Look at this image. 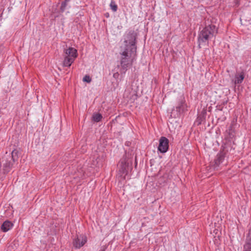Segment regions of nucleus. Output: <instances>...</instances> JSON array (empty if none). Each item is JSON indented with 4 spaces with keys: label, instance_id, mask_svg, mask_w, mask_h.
<instances>
[{
    "label": "nucleus",
    "instance_id": "f257e3e1",
    "mask_svg": "<svg viewBox=\"0 0 251 251\" xmlns=\"http://www.w3.org/2000/svg\"><path fill=\"white\" fill-rule=\"evenodd\" d=\"M218 28L213 24L205 25L204 27L200 28L198 36L199 48H201V45H207L209 41L211 40L213 37L215 38L218 33Z\"/></svg>",
    "mask_w": 251,
    "mask_h": 251
},
{
    "label": "nucleus",
    "instance_id": "f03ea898",
    "mask_svg": "<svg viewBox=\"0 0 251 251\" xmlns=\"http://www.w3.org/2000/svg\"><path fill=\"white\" fill-rule=\"evenodd\" d=\"M136 54V51L131 52L130 50L120 48V73L122 74H125L128 68L132 65Z\"/></svg>",
    "mask_w": 251,
    "mask_h": 251
},
{
    "label": "nucleus",
    "instance_id": "7ed1b4c3",
    "mask_svg": "<svg viewBox=\"0 0 251 251\" xmlns=\"http://www.w3.org/2000/svg\"><path fill=\"white\" fill-rule=\"evenodd\" d=\"M18 151L13 150L11 153V156L4 157L1 161V166L4 174H7L14 167V165L18 161Z\"/></svg>",
    "mask_w": 251,
    "mask_h": 251
},
{
    "label": "nucleus",
    "instance_id": "20e7f679",
    "mask_svg": "<svg viewBox=\"0 0 251 251\" xmlns=\"http://www.w3.org/2000/svg\"><path fill=\"white\" fill-rule=\"evenodd\" d=\"M137 34L134 30H130L124 35V44L120 48L130 50L131 52L136 51V46Z\"/></svg>",
    "mask_w": 251,
    "mask_h": 251
},
{
    "label": "nucleus",
    "instance_id": "39448f33",
    "mask_svg": "<svg viewBox=\"0 0 251 251\" xmlns=\"http://www.w3.org/2000/svg\"><path fill=\"white\" fill-rule=\"evenodd\" d=\"M64 60L63 64L64 67H69L78 56L77 50L74 48L69 47L64 50Z\"/></svg>",
    "mask_w": 251,
    "mask_h": 251
},
{
    "label": "nucleus",
    "instance_id": "423d86ee",
    "mask_svg": "<svg viewBox=\"0 0 251 251\" xmlns=\"http://www.w3.org/2000/svg\"><path fill=\"white\" fill-rule=\"evenodd\" d=\"M169 140L165 137L162 136L159 140V145L157 148L158 151L161 153H166L169 149Z\"/></svg>",
    "mask_w": 251,
    "mask_h": 251
},
{
    "label": "nucleus",
    "instance_id": "0eeeda50",
    "mask_svg": "<svg viewBox=\"0 0 251 251\" xmlns=\"http://www.w3.org/2000/svg\"><path fill=\"white\" fill-rule=\"evenodd\" d=\"M87 239L85 235H77L73 241V246L75 249H79L87 242Z\"/></svg>",
    "mask_w": 251,
    "mask_h": 251
},
{
    "label": "nucleus",
    "instance_id": "6e6552de",
    "mask_svg": "<svg viewBox=\"0 0 251 251\" xmlns=\"http://www.w3.org/2000/svg\"><path fill=\"white\" fill-rule=\"evenodd\" d=\"M226 154V153L224 151H220V152L217 154L213 165L214 169H217L221 163L224 161Z\"/></svg>",
    "mask_w": 251,
    "mask_h": 251
},
{
    "label": "nucleus",
    "instance_id": "1a4fd4ad",
    "mask_svg": "<svg viewBox=\"0 0 251 251\" xmlns=\"http://www.w3.org/2000/svg\"><path fill=\"white\" fill-rule=\"evenodd\" d=\"M13 226L14 225L11 222L8 220H6L2 223L0 228L3 232H6L12 229L13 227Z\"/></svg>",
    "mask_w": 251,
    "mask_h": 251
},
{
    "label": "nucleus",
    "instance_id": "9d476101",
    "mask_svg": "<svg viewBox=\"0 0 251 251\" xmlns=\"http://www.w3.org/2000/svg\"><path fill=\"white\" fill-rule=\"evenodd\" d=\"M186 104L184 100H181L178 105L176 106V110L179 113H183L186 110Z\"/></svg>",
    "mask_w": 251,
    "mask_h": 251
},
{
    "label": "nucleus",
    "instance_id": "9b49d317",
    "mask_svg": "<svg viewBox=\"0 0 251 251\" xmlns=\"http://www.w3.org/2000/svg\"><path fill=\"white\" fill-rule=\"evenodd\" d=\"M245 78L244 72H242L240 74H237L235 76L234 83L235 84H241Z\"/></svg>",
    "mask_w": 251,
    "mask_h": 251
},
{
    "label": "nucleus",
    "instance_id": "f8f14e48",
    "mask_svg": "<svg viewBox=\"0 0 251 251\" xmlns=\"http://www.w3.org/2000/svg\"><path fill=\"white\" fill-rule=\"evenodd\" d=\"M130 89H127L126 90L124 93V96L130 100H134L136 99L137 98V95L135 91H132L131 94L128 95V93L130 91Z\"/></svg>",
    "mask_w": 251,
    "mask_h": 251
},
{
    "label": "nucleus",
    "instance_id": "ddd939ff",
    "mask_svg": "<svg viewBox=\"0 0 251 251\" xmlns=\"http://www.w3.org/2000/svg\"><path fill=\"white\" fill-rule=\"evenodd\" d=\"M70 1V0H64L61 3V6L60 7V11L61 13L64 12L67 9L68 6V3Z\"/></svg>",
    "mask_w": 251,
    "mask_h": 251
},
{
    "label": "nucleus",
    "instance_id": "4468645a",
    "mask_svg": "<svg viewBox=\"0 0 251 251\" xmlns=\"http://www.w3.org/2000/svg\"><path fill=\"white\" fill-rule=\"evenodd\" d=\"M129 166V163L125 162L124 164L122 165L121 168L120 169V171L123 174L126 175L128 173L127 168Z\"/></svg>",
    "mask_w": 251,
    "mask_h": 251
},
{
    "label": "nucleus",
    "instance_id": "2eb2a0df",
    "mask_svg": "<svg viewBox=\"0 0 251 251\" xmlns=\"http://www.w3.org/2000/svg\"><path fill=\"white\" fill-rule=\"evenodd\" d=\"M92 118H93V120L94 122H99L101 120V119L102 118V116L101 114L100 113H94L93 115Z\"/></svg>",
    "mask_w": 251,
    "mask_h": 251
},
{
    "label": "nucleus",
    "instance_id": "dca6fc26",
    "mask_svg": "<svg viewBox=\"0 0 251 251\" xmlns=\"http://www.w3.org/2000/svg\"><path fill=\"white\" fill-rule=\"evenodd\" d=\"M111 9L113 12H116L117 11L118 9V6L117 4L116 3L115 1L114 0H111L110 5H109Z\"/></svg>",
    "mask_w": 251,
    "mask_h": 251
},
{
    "label": "nucleus",
    "instance_id": "f3484780",
    "mask_svg": "<svg viewBox=\"0 0 251 251\" xmlns=\"http://www.w3.org/2000/svg\"><path fill=\"white\" fill-rule=\"evenodd\" d=\"M243 251H251V245L245 244L243 247Z\"/></svg>",
    "mask_w": 251,
    "mask_h": 251
},
{
    "label": "nucleus",
    "instance_id": "a211bd4d",
    "mask_svg": "<svg viewBox=\"0 0 251 251\" xmlns=\"http://www.w3.org/2000/svg\"><path fill=\"white\" fill-rule=\"evenodd\" d=\"M228 138H232L234 137V134L233 133V130L231 127H230V128L228 129Z\"/></svg>",
    "mask_w": 251,
    "mask_h": 251
},
{
    "label": "nucleus",
    "instance_id": "6ab92c4d",
    "mask_svg": "<svg viewBox=\"0 0 251 251\" xmlns=\"http://www.w3.org/2000/svg\"><path fill=\"white\" fill-rule=\"evenodd\" d=\"M83 81L89 83V82H90L91 81V78L90 77V76L86 75L83 77Z\"/></svg>",
    "mask_w": 251,
    "mask_h": 251
},
{
    "label": "nucleus",
    "instance_id": "aec40b11",
    "mask_svg": "<svg viewBox=\"0 0 251 251\" xmlns=\"http://www.w3.org/2000/svg\"><path fill=\"white\" fill-rule=\"evenodd\" d=\"M248 244L250 245H251V236L247 235V237H246L245 244Z\"/></svg>",
    "mask_w": 251,
    "mask_h": 251
},
{
    "label": "nucleus",
    "instance_id": "412c9836",
    "mask_svg": "<svg viewBox=\"0 0 251 251\" xmlns=\"http://www.w3.org/2000/svg\"><path fill=\"white\" fill-rule=\"evenodd\" d=\"M203 119H204V115H199L198 117V120L199 121V124H201Z\"/></svg>",
    "mask_w": 251,
    "mask_h": 251
},
{
    "label": "nucleus",
    "instance_id": "4be33fe9",
    "mask_svg": "<svg viewBox=\"0 0 251 251\" xmlns=\"http://www.w3.org/2000/svg\"><path fill=\"white\" fill-rule=\"evenodd\" d=\"M106 248H107L106 246H103L100 248L99 251H105V250L106 249Z\"/></svg>",
    "mask_w": 251,
    "mask_h": 251
},
{
    "label": "nucleus",
    "instance_id": "5701e85b",
    "mask_svg": "<svg viewBox=\"0 0 251 251\" xmlns=\"http://www.w3.org/2000/svg\"><path fill=\"white\" fill-rule=\"evenodd\" d=\"M248 235L251 236V228L249 230Z\"/></svg>",
    "mask_w": 251,
    "mask_h": 251
},
{
    "label": "nucleus",
    "instance_id": "b1692460",
    "mask_svg": "<svg viewBox=\"0 0 251 251\" xmlns=\"http://www.w3.org/2000/svg\"><path fill=\"white\" fill-rule=\"evenodd\" d=\"M105 16L107 18H108L109 17V13H106L105 14Z\"/></svg>",
    "mask_w": 251,
    "mask_h": 251
},
{
    "label": "nucleus",
    "instance_id": "393cba45",
    "mask_svg": "<svg viewBox=\"0 0 251 251\" xmlns=\"http://www.w3.org/2000/svg\"><path fill=\"white\" fill-rule=\"evenodd\" d=\"M116 75H117L116 74H114L113 75V76H114V77H116Z\"/></svg>",
    "mask_w": 251,
    "mask_h": 251
},
{
    "label": "nucleus",
    "instance_id": "a878e982",
    "mask_svg": "<svg viewBox=\"0 0 251 251\" xmlns=\"http://www.w3.org/2000/svg\"><path fill=\"white\" fill-rule=\"evenodd\" d=\"M116 75H117L116 74H114L113 75V76H114V77H116Z\"/></svg>",
    "mask_w": 251,
    "mask_h": 251
}]
</instances>
